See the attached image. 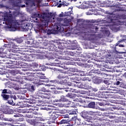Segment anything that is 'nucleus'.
<instances>
[{
  "instance_id": "nucleus-1",
  "label": "nucleus",
  "mask_w": 126,
  "mask_h": 126,
  "mask_svg": "<svg viewBox=\"0 0 126 126\" xmlns=\"http://www.w3.org/2000/svg\"><path fill=\"white\" fill-rule=\"evenodd\" d=\"M3 24H6L5 26L6 29H8L9 31H16L17 29V25H20L23 27L24 31H28V25L29 24L27 23V21L25 20H16L11 17L7 16H4Z\"/></svg>"
},
{
  "instance_id": "nucleus-50",
  "label": "nucleus",
  "mask_w": 126,
  "mask_h": 126,
  "mask_svg": "<svg viewBox=\"0 0 126 126\" xmlns=\"http://www.w3.org/2000/svg\"><path fill=\"white\" fill-rule=\"evenodd\" d=\"M103 82L105 84H107V85H110V82L108 80H104Z\"/></svg>"
},
{
  "instance_id": "nucleus-63",
  "label": "nucleus",
  "mask_w": 126,
  "mask_h": 126,
  "mask_svg": "<svg viewBox=\"0 0 126 126\" xmlns=\"http://www.w3.org/2000/svg\"><path fill=\"white\" fill-rule=\"evenodd\" d=\"M123 38H123L122 41H125V40H126V35H123Z\"/></svg>"
},
{
  "instance_id": "nucleus-46",
  "label": "nucleus",
  "mask_w": 126,
  "mask_h": 126,
  "mask_svg": "<svg viewBox=\"0 0 126 126\" xmlns=\"http://www.w3.org/2000/svg\"><path fill=\"white\" fill-rule=\"evenodd\" d=\"M115 84L116 85H122V84H123V83H122V82H120V81H118L115 83Z\"/></svg>"
},
{
  "instance_id": "nucleus-13",
  "label": "nucleus",
  "mask_w": 126,
  "mask_h": 126,
  "mask_svg": "<svg viewBox=\"0 0 126 126\" xmlns=\"http://www.w3.org/2000/svg\"><path fill=\"white\" fill-rule=\"evenodd\" d=\"M75 86H77L78 88H81V89H86L88 90L90 89L91 86L87 83H79L77 85H75Z\"/></svg>"
},
{
  "instance_id": "nucleus-41",
  "label": "nucleus",
  "mask_w": 126,
  "mask_h": 126,
  "mask_svg": "<svg viewBox=\"0 0 126 126\" xmlns=\"http://www.w3.org/2000/svg\"><path fill=\"white\" fill-rule=\"evenodd\" d=\"M50 82H52V83H60V81L58 80H51Z\"/></svg>"
},
{
  "instance_id": "nucleus-48",
  "label": "nucleus",
  "mask_w": 126,
  "mask_h": 126,
  "mask_svg": "<svg viewBox=\"0 0 126 126\" xmlns=\"http://www.w3.org/2000/svg\"><path fill=\"white\" fill-rule=\"evenodd\" d=\"M10 99H13L14 100H16L17 99V97H16V95H11L10 96Z\"/></svg>"
},
{
  "instance_id": "nucleus-35",
  "label": "nucleus",
  "mask_w": 126,
  "mask_h": 126,
  "mask_svg": "<svg viewBox=\"0 0 126 126\" xmlns=\"http://www.w3.org/2000/svg\"><path fill=\"white\" fill-rule=\"evenodd\" d=\"M29 90L31 92H33V91H35V87H34V86H30V87L29 88Z\"/></svg>"
},
{
  "instance_id": "nucleus-49",
  "label": "nucleus",
  "mask_w": 126,
  "mask_h": 126,
  "mask_svg": "<svg viewBox=\"0 0 126 126\" xmlns=\"http://www.w3.org/2000/svg\"><path fill=\"white\" fill-rule=\"evenodd\" d=\"M4 121H8V122H12L13 120L11 118H4Z\"/></svg>"
},
{
  "instance_id": "nucleus-36",
  "label": "nucleus",
  "mask_w": 126,
  "mask_h": 126,
  "mask_svg": "<svg viewBox=\"0 0 126 126\" xmlns=\"http://www.w3.org/2000/svg\"><path fill=\"white\" fill-rule=\"evenodd\" d=\"M83 81H87L90 82L91 81V78H89V77H85L82 79Z\"/></svg>"
},
{
  "instance_id": "nucleus-27",
  "label": "nucleus",
  "mask_w": 126,
  "mask_h": 126,
  "mask_svg": "<svg viewBox=\"0 0 126 126\" xmlns=\"http://www.w3.org/2000/svg\"><path fill=\"white\" fill-rule=\"evenodd\" d=\"M71 50H80V48L79 47V45L76 44H74L71 45Z\"/></svg>"
},
{
  "instance_id": "nucleus-51",
  "label": "nucleus",
  "mask_w": 126,
  "mask_h": 126,
  "mask_svg": "<svg viewBox=\"0 0 126 126\" xmlns=\"http://www.w3.org/2000/svg\"><path fill=\"white\" fill-rule=\"evenodd\" d=\"M32 65H33V66H34L35 67H38L39 64L36 63H32Z\"/></svg>"
},
{
  "instance_id": "nucleus-61",
  "label": "nucleus",
  "mask_w": 126,
  "mask_h": 126,
  "mask_svg": "<svg viewBox=\"0 0 126 126\" xmlns=\"http://www.w3.org/2000/svg\"><path fill=\"white\" fill-rule=\"evenodd\" d=\"M83 21V20L82 19H77V22H82V21Z\"/></svg>"
},
{
  "instance_id": "nucleus-42",
  "label": "nucleus",
  "mask_w": 126,
  "mask_h": 126,
  "mask_svg": "<svg viewBox=\"0 0 126 126\" xmlns=\"http://www.w3.org/2000/svg\"><path fill=\"white\" fill-rule=\"evenodd\" d=\"M62 4H63V5H64V6H67V5H69V3L66 2V1H63L62 2Z\"/></svg>"
},
{
  "instance_id": "nucleus-28",
  "label": "nucleus",
  "mask_w": 126,
  "mask_h": 126,
  "mask_svg": "<svg viewBox=\"0 0 126 126\" xmlns=\"http://www.w3.org/2000/svg\"><path fill=\"white\" fill-rule=\"evenodd\" d=\"M1 97L3 98V100H4L5 101H7L9 98V95H8L7 94H1Z\"/></svg>"
},
{
  "instance_id": "nucleus-15",
  "label": "nucleus",
  "mask_w": 126,
  "mask_h": 126,
  "mask_svg": "<svg viewBox=\"0 0 126 126\" xmlns=\"http://www.w3.org/2000/svg\"><path fill=\"white\" fill-rule=\"evenodd\" d=\"M39 97H41V98H42V99H50L53 96H52V94H51L49 93H47L45 94L41 93L40 94H39Z\"/></svg>"
},
{
  "instance_id": "nucleus-3",
  "label": "nucleus",
  "mask_w": 126,
  "mask_h": 126,
  "mask_svg": "<svg viewBox=\"0 0 126 126\" xmlns=\"http://www.w3.org/2000/svg\"><path fill=\"white\" fill-rule=\"evenodd\" d=\"M79 27H83V28H82V30H84V33L86 34L87 33H96L98 29V28L94 26L93 25H87L85 26L86 28H84V25L81 24L79 26Z\"/></svg>"
},
{
  "instance_id": "nucleus-43",
  "label": "nucleus",
  "mask_w": 126,
  "mask_h": 126,
  "mask_svg": "<svg viewBox=\"0 0 126 126\" xmlns=\"http://www.w3.org/2000/svg\"><path fill=\"white\" fill-rule=\"evenodd\" d=\"M67 52V54H68V55H70V56H74V55H75V53L72 52H70V51H66Z\"/></svg>"
},
{
  "instance_id": "nucleus-18",
  "label": "nucleus",
  "mask_w": 126,
  "mask_h": 126,
  "mask_svg": "<svg viewBox=\"0 0 126 126\" xmlns=\"http://www.w3.org/2000/svg\"><path fill=\"white\" fill-rule=\"evenodd\" d=\"M57 78H58V79H62L63 78H65L66 79H69V77H68V76H67L66 73H63L58 75L57 76Z\"/></svg>"
},
{
  "instance_id": "nucleus-11",
  "label": "nucleus",
  "mask_w": 126,
  "mask_h": 126,
  "mask_svg": "<svg viewBox=\"0 0 126 126\" xmlns=\"http://www.w3.org/2000/svg\"><path fill=\"white\" fill-rule=\"evenodd\" d=\"M50 114H51V118H50V120H51V119H53V120L52 121L48 122V124H49V125L51 124H55V120H56V119H57L59 116H61V114H60V113L57 111L51 112H50Z\"/></svg>"
},
{
  "instance_id": "nucleus-24",
  "label": "nucleus",
  "mask_w": 126,
  "mask_h": 126,
  "mask_svg": "<svg viewBox=\"0 0 126 126\" xmlns=\"http://www.w3.org/2000/svg\"><path fill=\"white\" fill-rule=\"evenodd\" d=\"M101 81H102L101 79L97 77H95L93 80L94 83H95V84H100V83H101Z\"/></svg>"
},
{
  "instance_id": "nucleus-55",
  "label": "nucleus",
  "mask_w": 126,
  "mask_h": 126,
  "mask_svg": "<svg viewBox=\"0 0 126 126\" xmlns=\"http://www.w3.org/2000/svg\"><path fill=\"white\" fill-rule=\"evenodd\" d=\"M94 72H93V71H92L89 72L88 74H89V75L91 76V75H94Z\"/></svg>"
},
{
  "instance_id": "nucleus-2",
  "label": "nucleus",
  "mask_w": 126,
  "mask_h": 126,
  "mask_svg": "<svg viewBox=\"0 0 126 126\" xmlns=\"http://www.w3.org/2000/svg\"><path fill=\"white\" fill-rule=\"evenodd\" d=\"M32 17L35 18V20H38V18L40 19L41 23L38 26V30L40 33H42L45 36L52 34V30H47L48 24L50 21V15L45 13L39 14L36 13L32 15Z\"/></svg>"
},
{
  "instance_id": "nucleus-6",
  "label": "nucleus",
  "mask_w": 126,
  "mask_h": 126,
  "mask_svg": "<svg viewBox=\"0 0 126 126\" xmlns=\"http://www.w3.org/2000/svg\"><path fill=\"white\" fill-rule=\"evenodd\" d=\"M60 84H61L62 87H58V89L60 90H62L64 89V91L66 92H69V91H71L72 90V83H68V85L69 87L67 86V83H65L64 81H61L60 82Z\"/></svg>"
},
{
  "instance_id": "nucleus-5",
  "label": "nucleus",
  "mask_w": 126,
  "mask_h": 126,
  "mask_svg": "<svg viewBox=\"0 0 126 126\" xmlns=\"http://www.w3.org/2000/svg\"><path fill=\"white\" fill-rule=\"evenodd\" d=\"M30 110L32 111H31L29 112L28 111H23V113H27V114L26 115V117L27 118H29V119H31L32 118H35L36 121H41V118L38 117V113L34 111H35V108H30Z\"/></svg>"
},
{
  "instance_id": "nucleus-21",
  "label": "nucleus",
  "mask_w": 126,
  "mask_h": 126,
  "mask_svg": "<svg viewBox=\"0 0 126 126\" xmlns=\"http://www.w3.org/2000/svg\"><path fill=\"white\" fill-rule=\"evenodd\" d=\"M67 101H68V99L65 98V96L62 95L61 96V99L56 100V102H67Z\"/></svg>"
},
{
  "instance_id": "nucleus-4",
  "label": "nucleus",
  "mask_w": 126,
  "mask_h": 126,
  "mask_svg": "<svg viewBox=\"0 0 126 126\" xmlns=\"http://www.w3.org/2000/svg\"><path fill=\"white\" fill-rule=\"evenodd\" d=\"M68 27H69V23L66 19L64 20L63 24L58 23L56 26H55V28L57 31L61 33H63V32L64 31V29H65V28H68Z\"/></svg>"
},
{
  "instance_id": "nucleus-8",
  "label": "nucleus",
  "mask_w": 126,
  "mask_h": 126,
  "mask_svg": "<svg viewBox=\"0 0 126 126\" xmlns=\"http://www.w3.org/2000/svg\"><path fill=\"white\" fill-rule=\"evenodd\" d=\"M124 23L122 22H120L118 20H115L114 23L112 24H110V28L112 30V31H114V32H118V31H120V26L123 25Z\"/></svg>"
},
{
  "instance_id": "nucleus-40",
  "label": "nucleus",
  "mask_w": 126,
  "mask_h": 126,
  "mask_svg": "<svg viewBox=\"0 0 126 126\" xmlns=\"http://www.w3.org/2000/svg\"><path fill=\"white\" fill-rule=\"evenodd\" d=\"M94 73H96L97 74H101V71H100V70H99V69H98L96 70H94Z\"/></svg>"
},
{
  "instance_id": "nucleus-25",
  "label": "nucleus",
  "mask_w": 126,
  "mask_h": 126,
  "mask_svg": "<svg viewBox=\"0 0 126 126\" xmlns=\"http://www.w3.org/2000/svg\"><path fill=\"white\" fill-rule=\"evenodd\" d=\"M96 106V103L95 102H91L88 105V108H91V109H95Z\"/></svg>"
},
{
  "instance_id": "nucleus-16",
  "label": "nucleus",
  "mask_w": 126,
  "mask_h": 126,
  "mask_svg": "<svg viewBox=\"0 0 126 126\" xmlns=\"http://www.w3.org/2000/svg\"><path fill=\"white\" fill-rule=\"evenodd\" d=\"M38 77V78H34V80H35L34 83H36V84H39V82H40V79H39V78L40 79H47V77L45 76V75H39Z\"/></svg>"
},
{
  "instance_id": "nucleus-12",
  "label": "nucleus",
  "mask_w": 126,
  "mask_h": 126,
  "mask_svg": "<svg viewBox=\"0 0 126 126\" xmlns=\"http://www.w3.org/2000/svg\"><path fill=\"white\" fill-rule=\"evenodd\" d=\"M2 112L4 114H8V115H12L14 113L13 110L9 108L8 107L4 106Z\"/></svg>"
},
{
  "instance_id": "nucleus-9",
  "label": "nucleus",
  "mask_w": 126,
  "mask_h": 126,
  "mask_svg": "<svg viewBox=\"0 0 126 126\" xmlns=\"http://www.w3.org/2000/svg\"><path fill=\"white\" fill-rule=\"evenodd\" d=\"M13 52L14 53V54H12L13 56H17L18 57H21V55H23V56H22V57L24 58L23 60H24V61H27V62L30 61V60H29V59L30 58L29 56L27 55H25V52L23 51L18 50H13Z\"/></svg>"
},
{
  "instance_id": "nucleus-39",
  "label": "nucleus",
  "mask_w": 126,
  "mask_h": 126,
  "mask_svg": "<svg viewBox=\"0 0 126 126\" xmlns=\"http://www.w3.org/2000/svg\"><path fill=\"white\" fill-rule=\"evenodd\" d=\"M71 13H72L71 11L65 12L64 16H70V15H71Z\"/></svg>"
},
{
  "instance_id": "nucleus-60",
  "label": "nucleus",
  "mask_w": 126,
  "mask_h": 126,
  "mask_svg": "<svg viewBox=\"0 0 126 126\" xmlns=\"http://www.w3.org/2000/svg\"><path fill=\"white\" fill-rule=\"evenodd\" d=\"M27 107H32L33 108V107H34V105L33 104H27Z\"/></svg>"
},
{
  "instance_id": "nucleus-64",
  "label": "nucleus",
  "mask_w": 126,
  "mask_h": 126,
  "mask_svg": "<svg viewBox=\"0 0 126 126\" xmlns=\"http://www.w3.org/2000/svg\"><path fill=\"white\" fill-rule=\"evenodd\" d=\"M113 0H108V3H109L110 4L113 3Z\"/></svg>"
},
{
  "instance_id": "nucleus-7",
  "label": "nucleus",
  "mask_w": 126,
  "mask_h": 126,
  "mask_svg": "<svg viewBox=\"0 0 126 126\" xmlns=\"http://www.w3.org/2000/svg\"><path fill=\"white\" fill-rule=\"evenodd\" d=\"M108 15L106 18L104 19V23H110V24H113L117 20V17L115 15L114 12L108 13Z\"/></svg>"
},
{
  "instance_id": "nucleus-26",
  "label": "nucleus",
  "mask_w": 126,
  "mask_h": 126,
  "mask_svg": "<svg viewBox=\"0 0 126 126\" xmlns=\"http://www.w3.org/2000/svg\"><path fill=\"white\" fill-rule=\"evenodd\" d=\"M69 119H63L59 123V125H63L64 124H68Z\"/></svg>"
},
{
  "instance_id": "nucleus-59",
  "label": "nucleus",
  "mask_w": 126,
  "mask_h": 126,
  "mask_svg": "<svg viewBox=\"0 0 126 126\" xmlns=\"http://www.w3.org/2000/svg\"><path fill=\"white\" fill-rule=\"evenodd\" d=\"M27 122L28 123H29L30 124H32V120H30V119H27Z\"/></svg>"
},
{
  "instance_id": "nucleus-10",
  "label": "nucleus",
  "mask_w": 126,
  "mask_h": 126,
  "mask_svg": "<svg viewBox=\"0 0 126 126\" xmlns=\"http://www.w3.org/2000/svg\"><path fill=\"white\" fill-rule=\"evenodd\" d=\"M81 116L86 121L85 124H87V122L88 123H90L91 122V120H92V117L91 116H90L88 115V112L86 111L85 110H84L81 113Z\"/></svg>"
},
{
  "instance_id": "nucleus-38",
  "label": "nucleus",
  "mask_w": 126,
  "mask_h": 126,
  "mask_svg": "<svg viewBox=\"0 0 126 126\" xmlns=\"http://www.w3.org/2000/svg\"><path fill=\"white\" fill-rule=\"evenodd\" d=\"M61 116H62V118H63V119H66V120L67 119L69 120V116L68 114H65V115H61Z\"/></svg>"
},
{
  "instance_id": "nucleus-37",
  "label": "nucleus",
  "mask_w": 126,
  "mask_h": 126,
  "mask_svg": "<svg viewBox=\"0 0 126 126\" xmlns=\"http://www.w3.org/2000/svg\"><path fill=\"white\" fill-rule=\"evenodd\" d=\"M66 97H68L69 98H73L74 96V94H72L71 93H68L67 94H66Z\"/></svg>"
},
{
  "instance_id": "nucleus-32",
  "label": "nucleus",
  "mask_w": 126,
  "mask_h": 126,
  "mask_svg": "<svg viewBox=\"0 0 126 126\" xmlns=\"http://www.w3.org/2000/svg\"><path fill=\"white\" fill-rule=\"evenodd\" d=\"M25 3H26L27 5L32 6V4H33L34 2H33V1H31V0H28L25 2Z\"/></svg>"
},
{
  "instance_id": "nucleus-20",
  "label": "nucleus",
  "mask_w": 126,
  "mask_h": 126,
  "mask_svg": "<svg viewBox=\"0 0 126 126\" xmlns=\"http://www.w3.org/2000/svg\"><path fill=\"white\" fill-rule=\"evenodd\" d=\"M73 61H75V62H82V63H83V62H87V59H86V58L81 59L78 57H76L73 58Z\"/></svg>"
},
{
  "instance_id": "nucleus-53",
  "label": "nucleus",
  "mask_w": 126,
  "mask_h": 126,
  "mask_svg": "<svg viewBox=\"0 0 126 126\" xmlns=\"http://www.w3.org/2000/svg\"><path fill=\"white\" fill-rule=\"evenodd\" d=\"M118 104H121V105H123L124 104V101L122 99H120L119 101H118Z\"/></svg>"
},
{
  "instance_id": "nucleus-57",
  "label": "nucleus",
  "mask_w": 126,
  "mask_h": 126,
  "mask_svg": "<svg viewBox=\"0 0 126 126\" xmlns=\"http://www.w3.org/2000/svg\"><path fill=\"white\" fill-rule=\"evenodd\" d=\"M121 123H126V119H121L120 120Z\"/></svg>"
},
{
  "instance_id": "nucleus-33",
  "label": "nucleus",
  "mask_w": 126,
  "mask_h": 126,
  "mask_svg": "<svg viewBox=\"0 0 126 126\" xmlns=\"http://www.w3.org/2000/svg\"><path fill=\"white\" fill-rule=\"evenodd\" d=\"M7 103L10 104V105H12V106H14L15 105V103L13 102V100H12V99H10V97H9Z\"/></svg>"
},
{
  "instance_id": "nucleus-45",
  "label": "nucleus",
  "mask_w": 126,
  "mask_h": 126,
  "mask_svg": "<svg viewBox=\"0 0 126 126\" xmlns=\"http://www.w3.org/2000/svg\"><path fill=\"white\" fill-rule=\"evenodd\" d=\"M123 10H124V9L122 7H118L117 9H115V11H123Z\"/></svg>"
},
{
  "instance_id": "nucleus-52",
  "label": "nucleus",
  "mask_w": 126,
  "mask_h": 126,
  "mask_svg": "<svg viewBox=\"0 0 126 126\" xmlns=\"http://www.w3.org/2000/svg\"><path fill=\"white\" fill-rule=\"evenodd\" d=\"M87 15H92L93 14V11L88 12L86 13Z\"/></svg>"
},
{
  "instance_id": "nucleus-31",
  "label": "nucleus",
  "mask_w": 126,
  "mask_h": 126,
  "mask_svg": "<svg viewBox=\"0 0 126 126\" xmlns=\"http://www.w3.org/2000/svg\"><path fill=\"white\" fill-rule=\"evenodd\" d=\"M41 92H50V91L49 90V89H47L46 88L43 87L39 91V94H41Z\"/></svg>"
},
{
  "instance_id": "nucleus-19",
  "label": "nucleus",
  "mask_w": 126,
  "mask_h": 126,
  "mask_svg": "<svg viewBox=\"0 0 126 126\" xmlns=\"http://www.w3.org/2000/svg\"><path fill=\"white\" fill-rule=\"evenodd\" d=\"M122 41H124L123 40V39L121 41H119L115 45V46H113V51L114 52H117V47H118V46H119V47H120L121 48H124L125 47V45H123V44H120V43H121V42H122Z\"/></svg>"
},
{
  "instance_id": "nucleus-29",
  "label": "nucleus",
  "mask_w": 126,
  "mask_h": 126,
  "mask_svg": "<svg viewBox=\"0 0 126 126\" xmlns=\"http://www.w3.org/2000/svg\"><path fill=\"white\" fill-rule=\"evenodd\" d=\"M12 92L10 91H8L7 89H4L2 90L1 95H3V94H11Z\"/></svg>"
},
{
  "instance_id": "nucleus-54",
  "label": "nucleus",
  "mask_w": 126,
  "mask_h": 126,
  "mask_svg": "<svg viewBox=\"0 0 126 126\" xmlns=\"http://www.w3.org/2000/svg\"><path fill=\"white\" fill-rule=\"evenodd\" d=\"M3 51H4V48L2 47L0 48V54H2V53L3 52Z\"/></svg>"
},
{
  "instance_id": "nucleus-23",
  "label": "nucleus",
  "mask_w": 126,
  "mask_h": 126,
  "mask_svg": "<svg viewBox=\"0 0 126 126\" xmlns=\"http://www.w3.org/2000/svg\"><path fill=\"white\" fill-rule=\"evenodd\" d=\"M90 11H93V13L94 15H100L101 13H100V11L98 10H94L93 9H90Z\"/></svg>"
},
{
  "instance_id": "nucleus-34",
  "label": "nucleus",
  "mask_w": 126,
  "mask_h": 126,
  "mask_svg": "<svg viewBox=\"0 0 126 126\" xmlns=\"http://www.w3.org/2000/svg\"><path fill=\"white\" fill-rule=\"evenodd\" d=\"M16 42L19 44H20L23 42V39H22V38H18L16 39Z\"/></svg>"
},
{
  "instance_id": "nucleus-62",
  "label": "nucleus",
  "mask_w": 126,
  "mask_h": 126,
  "mask_svg": "<svg viewBox=\"0 0 126 126\" xmlns=\"http://www.w3.org/2000/svg\"><path fill=\"white\" fill-rule=\"evenodd\" d=\"M121 114H122V115H124V116H126V112L125 111H122V112H121Z\"/></svg>"
},
{
  "instance_id": "nucleus-56",
  "label": "nucleus",
  "mask_w": 126,
  "mask_h": 126,
  "mask_svg": "<svg viewBox=\"0 0 126 126\" xmlns=\"http://www.w3.org/2000/svg\"><path fill=\"white\" fill-rule=\"evenodd\" d=\"M9 68H13L14 66L13 65H9L7 66Z\"/></svg>"
},
{
  "instance_id": "nucleus-17",
  "label": "nucleus",
  "mask_w": 126,
  "mask_h": 126,
  "mask_svg": "<svg viewBox=\"0 0 126 126\" xmlns=\"http://www.w3.org/2000/svg\"><path fill=\"white\" fill-rule=\"evenodd\" d=\"M66 44L63 42H59V43L57 44L58 49H60V50H64L66 48Z\"/></svg>"
},
{
  "instance_id": "nucleus-14",
  "label": "nucleus",
  "mask_w": 126,
  "mask_h": 126,
  "mask_svg": "<svg viewBox=\"0 0 126 126\" xmlns=\"http://www.w3.org/2000/svg\"><path fill=\"white\" fill-rule=\"evenodd\" d=\"M4 48H12V49H17L18 46L14 42H9L4 44Z\"/></svg>"
},
{
  "instance_id": "nucleus-30",
  "label": "nucleus",
  "mask_w": 126,
  "mask_h": 126,
  "mask_svg": "<svg viewBox=\"0 0 126 126\" xmlns=\"http://www.w3.org/2000/svg\"><path fill=\"white\" fill-rule=\"evenodd\" d=\"M76 110L71 109L68 111V113L69 115H76Z\"/></svg>"
},
{
  "instance_id": "nucleus-44",
  "label": "nucleus",
  "mask_w": 126,
  "mask_h": 126,
  "mask_svg": "<svg viewBox=\"0 0 126 126\" xmlns=\"http://www.w3.org/2000/svg\"><path fill=\"white\" fill-rule=\"evenodd\" d=\"M65 126H73V124L72 123V122H70V120H69V122L67 123V125Z\"/></svg>"
},
{
  "instance_id": "nucleus-47",
  "label": "nucleus",
  "mask_w": 126,
  "mask_h": 126,
  "mask_svg": "<svg viewBox=\"0 0 126 126\" xmlns=\"http://www.w3.org/2000/svg\"><path fill=\"white\" fill-rule=\"evenodd\" d=\"M91 2H92V3H97V2H100V3H101V2H100L98 0H92Z\"/></svg>"
},
{
  "instance_id": "nucleus-22",
  "label": "nucleus",
  "mask_w": 126,
  "mask_h": 126,
  "mask_svg": "<svg viewBox=\"0 0 126 126\" xmlns=\"http://www.w3.org/2000/svg\"><path fill=\"white\" fill-rule=\"evenodd\" d=\"M55 62H58L56 63H51L52 64V65H55V66H61V64H62V62L59 61V60L58 59H55Z\"/></svg>"
},
{
  "instance_id": "nucleus-58",
  "label": "nucleus",
  "mask_w": 126,
  "mask_h": 126,
  "mask_svg": "<svg viewBox=\"0 0 126 126\" xmlns=\"http://www.w3.org/2000/svg\"><path fill=\"white\" fill-rule=\"evenodd\" d=\"M76 101L78 102H81V99L80 97H78L76 99Z\"/></svg>"
}]
</instances>
